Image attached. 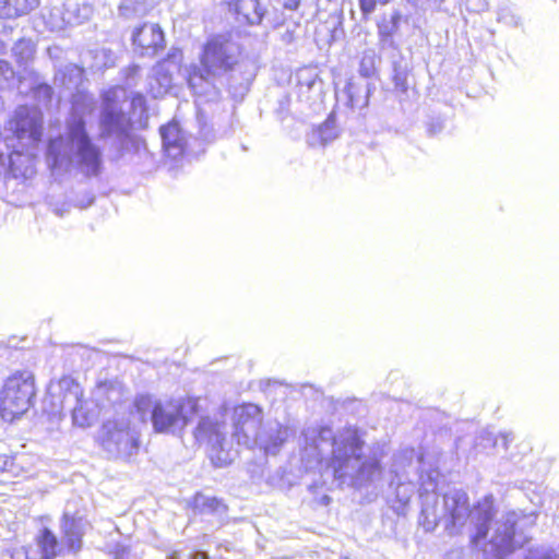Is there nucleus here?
Listing matches in <instances>:
<instances>
[{
    "instance_id": "nucleus-1",
    "label": "nucleus",
    "mask_w": 559,
    "mask_h": 559,
    "mask_svg": "<svg viewBox=\"0 0 559 559\" xmlns=\"http://www.w3.org/2000/svg\"><path fill=\"white\" fill-rule=\"evenodd\" d=\"M421 462V455L414 448L402 449L393 455L390 487L394 490L399 508L404 509L411 501L416 489L413 477L418 475L420 521L425 531H433L443 521L444 531L450 536L467 531L473 545L486 538L496 514L492 496H485L471 508L467 493L463 489L452 488L443 495L442 506L439 508L436 495L439 472L429 469L418 474Z\"/></svg>"
},
{
    "instance_id": "nucleus-2",
    "label": "nucleus",
    "mask_w": 559,
    "mask_h": 559,
    "mask_svg": "<svg viewBox=\"0 0 559 559\" xmlns=\"http://www.w3.org/2000/svg\"><path fill=\"white\" fill-rule=\"evenodd\" d=\"M300 443L301 461L306 468L321 463L324 453L331 448L328 468L340 485L362 488L382 477V455L378 451L364 454L365 441L356 428L346 427L334 433L328 426L307 427L301 432Z\"/></svg>"
},
{
    "instance_id": "nucleus-3",
    "label": "nucleus",
    "mask_w": 559,
    "mask_h": 559,
    "mask_svg": "<svg viewBox=\"0 0 559 559\" xmlns=\"http://www.w3.org/2000/svg\"><path fill=\"white\" fill-rule=\"evenodd\" d=\"M47 164L52 171H68L74 167L86 177H97L103 170V151L93 142L82 115L72 111L66 133L49 141Z\"/></svg>"
},
{
    "instance_id": "nucleus-4",
    "label": "nucleus",
    "mask_w": 559,
    "mask_h": 559,
    "mask_svg": "<svg viewBox=\"0 0 559 559\" xmlns=\"http://www.w3.org/2000/svg\"><path fill=\"white\" fill-rule=\"evenodd\" d=\"M240 48L224 36L207 40L201 57V66L191 64L187 70V83L199 102L210 103L221 98L216 80L234 71L238 66Z\"/></svg>"
},
{
    "instance_id": "nucleus-5",
    "label": "nucleus",
    "mask_w": 559,
    "mask_h": 559,
    "mask_svg": "<svg viewBox=\"0 0 559 559\" xmlns=\"http://www.w3.org/2000/svg\"><path fill=\"white\" fill-rule=\"evenodd\" d=\"M233 437L248 449L258 448L276 455L288 438V430L276 420H263V411L253 403L238 405L233 412Z\"/></svg>"
},
{
    "instance_id": "nucleus-6",
    "label": "nucleus",
    "mask_w": 559,
    "mask_h": 559,
    "mask_svg": "<svg viewBox=\"0 0 559 559\" xmlns=\"http://www.w3.org/2000/svg\"><path fill=\"white\" fill-rule=\"evenodd\" d=\"M134 407L142 423L150 421L156 433L176 435L188 425L186 403L182 399H155L152 395H139Z\"/></svg>"
},
{
    "instance_id": "nucleus-7",
    "label": "nucleus",
    "mask_w": 559,
    "mask_h": 559,
    "mask_svg": "<svg viewBox=\"0 0 559 559\" xmlns=\"http://www.w3.org/2000/svg\"><path fill=\"white\" fill-rule=\"evenodd\" d=\"M132 122L122 108L105 95L99 116V138H112L114 153L111 158L119 159L128 153L138 152L140 141L132 134Z\"/></svg>"
},
{
    "instance_id": "nucleus-8",
    "label": "nucleus",
    "mask_w": 559,
    "mask_h": 559,
    "mask_svg": "<svg viewBox=\"0 0 559 559\" xmlns=\"http://www.w3.org/2000/svg\"><path fill=\"white\" fill-rule=\"evenodd\" d=\"M35 394V381L32 372L25 370L9 377L0 393L2 418L13 421L24 415L33 406Z\"/></svg>"
},
{
    "instance_id": "nucleus-9",
    "label": "nucleus",
    "mask_w": 559,
    "mask_h": 559,
    "mask_svg": "<svg viewBox=\"0 0 559 559\" xmlns=\"http://www.w3.org/2000/svg\"><path fill=\"white\" fill-rule=\"evenodd\" d=\"M99 443L109 459L129 460L140 448L139 436L124 420H107L99 431Z\"/></svg>"
},
{
    "instance_id": "nucleus-10",
    "label": "nucleus",
    "mask_w": 559,
    "mask_h": 559,
    "mask_svg": "<svg viewBox=\"0 0 559 559\" xmlns=\"http://www.w3.org/2000/svg\"><path fill=\"white\" fill-rule=\"evenodd\" d=\"M194 438L199 443L211 448V460L217 467H224L234 460V454L226 438L227 426L216 417H202L194 429Z\"/></svg>"
},
{
    "instance_id": "nucleus-11",
    "label": "nucleus",
    "mask_w": 559,
    "mask_h": 559,
    "mask_svg": "<svg viewBox=\"0 0 559 559\" xmlns=\"http://www.w3.org/2000/svg\"><path fill=\"white\" fill-rule=\"evenodd\" d=\"M518 521L519 514L515 511H509L501 515L496 522L493 535L484 549L485 559H502L514 550V533Z\"/></svg>"
},
{
    "instance_id": "nucleus-12",
    "label": "nucleus",
    "mask_w": 559,
    "mask_h": 559,
    "mask_svg": "<svg viewBox=\"0 0 559 559\" xmlns=\"http://www.w3.org/2000/svg\"><path fill=\"white\" fill-rule=\"evenodd\" d=\"M9 130L20 141L35 144L43 135V114L35 107L20 106L9 121Z\"/></svg>"
},
{
    "instance_id": "nucleus-13",
    "label": "nucleus",
    "mask_w": 559,
    "mask_h": 559,
    "mask_svg": "<svg viewBox=\"0 0 559 559\" xmlns=\"http://www.w3.org/2000/svg\"><path fill=\"white\" fill-rule=\"evenodd\" d=\"M90 527L86 518L80 511H71L67 506L60 520L61 542L67 554L78 555L83 547V537Z\"/></svg>"
},
{
    "instance_id": "nucleus-14",
    "label": "nucleus",
    "mask_w": 559,
    "mask_h": 559,
    "mask_svg": "<svg viewBox=\"0 0 559 559\" xmlns=\"http://www.w3.org/2000/svg\"><path fill=\"white\" fill-rule=\"evenodd\" d=\"M59 386L68 390V393L64 395L66 402H69L71 397L75 401L72 409L73 424L82 428L92 426L98 416L95 403L80 397L82 394L81 388L71 377L60 379Z\"/></svg>"
},
{
    "instance_id": "nucleus-15",
    "label": "nucleus",
    "mask_w": 559,
    "mask_h": 559,
    "mask_svg": "<svg viewBox=\"0 0 559 559\" xmlns=\"http://www.w3.org/2000/svg\"><path fill=\"white\" fill-rule=\"evenodd\" d=\"M164 40V33L158 24L145 23L135 28L132 34L135 51L141 56L156 55L163 48Z\"/></svg>"
},
{
    "instance_id": "nucleus-16",
    "label": "nucleus",
    "mask_w": 559,
    "mask_h": 559,
    "mask_svg": "<svg viewBox=\"0 0 559 559\" xmlns=\"http://www.w3.org/2000/svg\"><path fill=\"white\" fill-rule=\"evenodd\" d=\"M228 5L239 23L259 25L265 16V9L259 0H229Z\"/></svg>"
},
{
    "instance_id": "nucleus-17",
    "label": "nucleus",
    "mask_w": 559,
    "mask_h": 559,
    "mask_svg": "<svg viewBox=\"0 0 559 559\" xmlns=\"http://www.w3.org/2000/svg\"><path fill=\"white\" fill-rule=\"evenodd\" d=\"M159 132L166 155L173 159L182 156L186 150V140L178 123L163 126Z\"/></svg>"
},
{
    "instance_id": "nucleus-18",
    "label": "nucleus",
    "mask_w": 559,
    "mask_h": 559,
    "mask_svg": "<svg viewBox=\"0 0 559 559\" xmlns=\"http://www.w3.org/2000/svg\"><path fill=\"white\" fill-rule=\"evenodd\" d=\"M194 515H212L221 524L227 514V507L216 497H209L198 492L191 502Z\"/></svg>"
},
{
    "instance_id": "nucleus-19",
    "label": "nucleus",
    "mask_w": 559,
    "mask_h": 559,
    "mask_svg": "<svg viewBox=\"0 0 559 559\" xmlns=\"http://www.w3.org/2000/svg\"><path fill=\"white\" fill-rule=\"evenodd\" d=\"M372 88L370 83L364 80L350 79L345 86V94L347 96V105L353 109H364L369 104V97Z\"/></svg>"
},
{
    "instance_id": "nucleus-20",
    "label": "nucleus",
    "mask_w": 559,
    "mask_h": 559,
    "mask_svg": "<svg viewBox=\"0 0 559 559\" xmlns=\"http://www.w3.org/2000/svg\"><path fill=\"white\" fill-rule=\"evenodd\" d=\"M173 84V75L166 66V62L158 63L152 69L148 76V93L154 98L165 95Z\"/></svg>"
},
{
    "instance_id": "nucleus-21",
    "label": "nucleus",
    "mask_w": 559,
    "mask_h": 559,
    "mask_svg": "<svg viewBox=\"0 0 559 559\" xmlns=\"http://www.w3.org/2000/svg\"><path fill=\"white\" fill-rule=\"evenodd\" d=\"M39 5V0H0V19H16Z\"/></svg>"
},
{
    "instance_id": "nucleus-22",
    "label": "nucleus",
    "mask_w": 559,
    "mask_h": 559,
    "mask_svg": "<svg viewBox=\"0 0 559 559\" xmlns=\"http://www.w3.org/2000/svg\"><path fill=\"white\" fill-rule=\"evenodd\" d=\"M38 546L43 559H56L58 556L63 555L66 547L58 540L53 532L47 527L43 528L38 537Z\"/></svg>"
},
{
    "instance_id": "nucleus-23",
    "label": "nucleus",
    "mask_w": 559,
    "mask_h": 559,
    "mask_svg": "<svg viewBox=\"0 0 559 559\" xmlns=\"http://www.w3.org/2000/svg\"><path fill=\"white\" fill-rule=\"evenodd\" d=\"M84 70L75 63H68L63 67L60 66L56 70L55 80L60 82L68 88L78 87L83 80Z\"/></svg>"
},
{
    "instance_id": "nucleus-24",
    "label": "nucleus",
    "mask_w": 559,
    "mask_h": 559,
    "mask_svg": "<svg viewBox=\"0 0 559 559\" xmlns=\"http://www.w3.org/2000/svg\"><path fill=\"white\" fill-rule=\"evenodd\" d=\"M36 45L32 39L21 38L12 47V53L16 63L26 69L34 60Z\"/></svg>"
},
{
    "instance_id": "nucleus-25",
    "label": "nucleus",
    "mask_w": 559,
    "mask_h": 559,
    "mask_svg": "<svg viewBox=\"0 0 559 559\" xmlns=\"http://www.w3.org/2000/svg\"><path fill=\"white\" fill-rule=\"evenodd\" d=\"M119 15L126 20L140 19L150 11L148 0H121Z\"/></svg>"
},
{
    "instance_id": "nucleus-26",
    "label": "nucleus",
    "mask_w": 559,
    "mask_h": 559,
    "mask_svg": "<svg viewBox=\"0 0 559 559\" xmlns=\"http://www.w3.org/2000/svg\"><path fill=\"white\" fill-rule=\"evenodd\" d=\"M409 63L404 57L399 56L392 61V80L396 90L406 93L408 90Z\"/></svg>"
},
{
    "instance_id": "nucleus-27",
    "label": "nucleus",
    "mask_w": 559,
    "mask_h": 559,
    "mask_svg": "<svg viewBox=\"0 0 559 559\" xmlns=\"http://www.w3.org/2000/svg\"><path fill=\"white\" fill-rule=\"evenodd\" d=\"M338 135L335 118L330 115L326 120L320 124L311 134L312 140H318L320 144L326 145Z\"/></svg>"
},
{
    "instance_id": "nucleus-28",
    "label": "nucleus",
    "mask_w": 559,
    "mask_h": 559,
    "mask_svg": "<svg viewBox=\"0 0 559 559\" xmlns=\"http://www.w3.org/2000/svg\"><path fill=\"white\" fill-rule=\"evenodd\" d=\"M512 440V433L503 432L496 437L489 431H483L477 438L476 447L486 448L487 445H490L492 448H502L507 451L508 444Z\"/></svg>"
},
{
    "instance_id": "nucleus-29",
    "label": "nucleus",
    "mask_w": 559,
    "mask_h": 559,
    "mask_svg": "<svg viewBox=\"0 0 559 559\" xmlns=\"http://www.w3.org/2000/svg\"><path fill=\"white\" fill-rule=\"evenodd\" d=\"M402 19L400 11H394L390 20L383 21L379 24V35L382 39L391 38L394 33L399 29V25Z\"/></svg>"
},
{
    "instance_id": "nucleus-30",
    "label": "nucleus",
    "mask_w": 559,
    "mask_h": 559,
    "mask_svg": "<svg viewBox=\"0 0 559 559\" xmlns=\"http://www.w3.org/2000/svg\"><path fill=\"white\" fill-rule=\"evenodd\" d=\"M15 84V71L11 63L0 59V90L10 88Z\"/></svg>"
},
{
    "instance_id": "nucleus-31",
    "label": "nucleus",
    "mask_w": 559,
    "mask_h": 559,
    "mask_svg": "<svg viewBox=\"0 0 559 559\" xmlns=\"http://www.w3.org/2000/svg\"><path fill=\"white\" fill-rule=\"evenodd\" d=\"M557 554L550 547L540 546L536 548H531L525 557V559H555Z\"/></svg>"
},
{
    "instance_id": "nucleus-32",
    "label": "nucleus",
    "mask_w": 559,
    "mask_h": 559,
    "mask_svg": "<svg viewBox=\"0 0 559 559\" xmlns=\"http://www.w3.org/2000/svg\"><path fill=\"white\" fill-rule=\"evenodd\" d=\"M392 0H358L359 9L365 19H368L374 11L378 4L385 5Z\"/></svg>"
},
{
    "instance_id": "nucleus-33",
    "label": "nucleus",
    "mask_w": 559,
    "mask_h": 559,
    "mask_svg": "<svg viewBox=\"0 0 559 559\" xmlns=\"http://www.w3.org/2000/svg\"><path fill=\"white\" fill-rule=\"evenodd\" d=\"M374 73V60L373 56L364 55L359 64V74L364 79L372 76Z\"/></svg>"
},
{
    "instance_id": "nucleus-34",
    "label": "nucleus",
    "mask_w": 559,
    "mask_h": 559,
    "mask_svg": "<svg viewBox=\"0 0 559 559\" xmlns=\"http://www.w3.org/2000/svg\"><path fill=\"white\" fill-rule=\"evenodd\" d=\"M285 27L283 32H281V39L284 44H292L298 37L297 31L299 25L295 22L288 23L286 25H282Z\"/></svg>"
},
{
    "instance_id": "nucleus-35",
    "label": "nucleus",
    "mask_w": 559,
    "mask_h": 559,
    "mask_svg": "<svg viewBox=\"0 0 559 559\" xmlns=\"http://www.w3.org/2000/svg\"><path fill=\"white\" fill-rule=\"evenodd\" d=\"M35 94L38 96V97H43L45 98L46 100H50L51 96H52V88L50 85L46 84V83H43V84H39L36 90H35Z\"/></svg>"
},
{
    "instance_id": "nucleus-36",
    "label": "nucleus",
    "mask_w": 559,
    "mask_h": 559,
    "mask_svg": "<svg viewBox=\"0 0 559 559\" xmlns=\"http://www.w3.org/2000/svg\"><path fill=\"white\" fill-rule=\"evenodd\" d=\"M108 400L114 404H117L121 401V392L118 388L109 386L107 389Z\"/></svg>"
},
{
    "instance_id": "nucleus-37",
    "label": "nucleus",
    "mask_w": 559,
    "mask_h": 559,
    "mask_svg": "<svg viewBox=\"0 0 559 559\" xmlns=\"http://www.w3.org/2000/svg\"><path fill=\"white\" fill-rule=\"evenodd\" d=\"M443 128H444V126H443L442 121H440V120L432 121L428 124L427 132L429 133V135H436V134L440 133L443 130Z\"/></svg>"
},
{
    "instance_id": "nucleus-38",
    "label": "nucleus",
    "mask_w": 559,
    "mask_h": 559,
    "mask_svg": "<svg viewBox=\"0 0 559 559\" xmlns=\"http://www.w3.org/2000/svg\"><path fill=\"white\" fill-rule=\"evenodd\" d=\"M145 104V98L141 94H136L132 98V106L133 107H143Z\"/></svg>"
},
{
    "instance_id": "nucleus-39",
    "label": "nucleus",
    "mask_w": 559,
    "mask_h": 559,
    "mask_svg": "<svg viewBox=\"0 0 559 559\" xmlns=\"http://www.w3.org/2000/svg\"><path fill=\"white\" fill-rule=\"evenodd\" d=\"M15 157H21V154L17 152H14L13 154L10 155V166H11V169H12L14 176L16 177L17 174H16V170L14 169Z\"/></svg>"
},
{
    "instance_id": "nucleus-40",
    "label": "nucleus",
    "mask_w": 559,
    "mask_h": 559,
    "mask_svg": "<svg viewBox=\"0 0 559 559\" xmlns=\"http://www.w3.org/2000/svg\"><path fill=\"white\" fill-rule=\"evenodd\" d=\"M189 559H207V555L203 551H195L189 555Z\"/></svg>"
},
{
    "instance_id": "nucleus-41",
    "label": "nucleus",
    "mask_w": 559,
    "mask_h": 559,
    "mask_svg": "<svg viewBox=\"0 0 559 559\" xmlns=\"http://www.w3.org/2000/svg\"><path fill=\"white\" fill-rule=\"evenodd\" d=\"M510 23L513 26H519L521 24V19L519 16H516V15H511Z\"/></svg>"
},
{
    "instance_id": "nucleus-42",
    "label": "nucleus",
    "mask_w": 559,
    "mask_h": 559,
    "mask_svg": "<svg viewBox=\"0 0 559 559\" xmlns=\"http://www.w3.org/2000/svg\"><path fill=\"white\" fill-rule=\"evenodd\" d=\"M330 502H331V498H330L328 495H324V496L321 498V503H322L323 506H328Z\"/></svg>"
},
{
    "instance_id": "nucleus-43",
    "label": "nucleus",
    "mask_w": 559,
    "mask_h": 559,
    "mask_svg": "<svg viewBox=\"0 0 559 559\" xmlns=\"http://www.w3.org/2000/svg\"><path fill=\"white\" fill-rule=\"evenodd\" d=\"M7 52V45L4 41L0 40V55H3Z\"/></svg>"
},
{
    "instance_id": "nucleus-44",
    "label": "nucleus",
    "mask_w": 559,
    "mask_h": 559,
    "mask_svg": "<svg viewBox=\"0 0 559 559\" xmlns=\"http://www.w3.org/2000/svg\"><path fill=\"white\" fill-rule=\"evenodd\" d=\"M306 84H307V87L309 90H311L317 84V81H316V79H313V80L308 81Z\"/></svg>"
},
{
    "instance_id": "nucleus-45",
    "label": "nucleus",
    "mask_w": 559,
    "mask_h": 559,
    "mask_svg": "<svg viewBox=\"0 0 559 559\" xmlns=\"http://www.w3.org/2000/svg\"><path fill=\"white\" fill-rule=\"evenodd\" d=\"M130 71H132L133 73L138 72L139 71V67L138 66H134L133 68L130 69Z\"/></svg>"
},
{
    "instance_id": "nucleus-46",
    "label": "nucleus",
    "mask_w": 559,
    "mask_h": 559,
    "mask_svg": "<svg viewBox=\"0 0 559 559\" xmlns=\"http://www.w3.org/2000/svg\"><path fill=\"white\" fill-rule=\"evenodd\" d=\"M170 559H178L177 554H176V552H175V554H173V555H171V557H170Z\"/></svg>"
},
{
    "instance_id": "nucleus-47",
    "label": "nucleus",
    "mask_w": 559,
    "mask_h": 559,
    "mask_svg": "<svg viewBox=\"0 0 559 559\" xmlns=\"http://www.w3.org/2000/svg\"><path fill=\"white\" fill-rule=\"evenodd\" d=\"M344 559H350V558H344Z\"/></svg>"
}]
</instances>
